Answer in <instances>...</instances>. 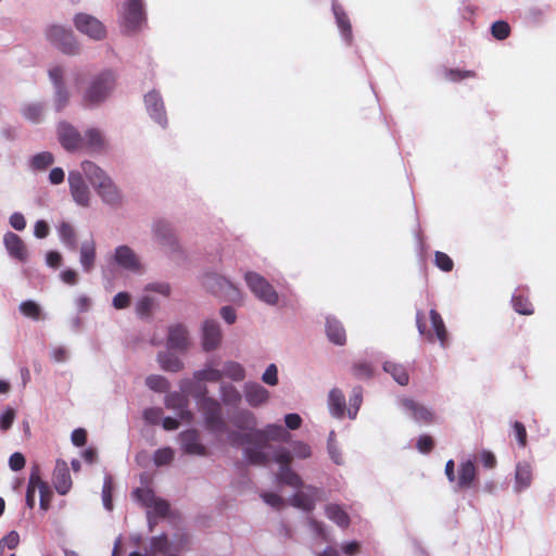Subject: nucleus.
Instances as JSON below:
<instances>
[{
	"label": "nucleus",
	"instance_id": "f257e3e1",
	"mask_svg": "<svg viewBox=\"0 0 556 556\" xmlns=\"http://www.w3.org/2000/svg\"><path fill=\"white\" fill-rule=\"evenodd\" d=\"M253 437L252 445L244 448V456L253 465H267L275 450L269 446V441L285 442L290 434L281 425L269 424L264 429L254 431Z\"/></svg>",
	"mask_w": 556,
	"mask_h": 556
},
{
	"label": "nucleus",
	"instance_id": "f03ea898",
	"mask_svg": "<svg viewBox=\"0 0 556 556\" xmlns=\"http://www.w3.org/2000/svg\"><path fill=\"white\" fill-rule=\"evenodd\" d=\"M311 446L302 441L292 443V453L283 446L275 447L271 453V460L280 465L279 471L277 472V480L292 488L302 486V479L290 467V463L293 458L306 459L311 457Z\"/></svg>",
	"mask_w": 556,
	"mask_h": 556
},
{
	"label": "nucleus",
	"instance_id": "7ed1b4c3",
	"mask_svg": "<svg viewBox=\"0 0 556 556\" xmlns=\"http://www.w3.org/2000/svg\"><path fill=\"white\" fill-rule=\"evenodd\" d=\"M116 79V74L112 71H103L92 76L83 91L81 105L86 109L101 106L113 94Z\"/></svg>",
	"mask_w": 556,
	"mask_h": 556
},
{
	"label": "nucleus",
	"instance_id": "20e7f679",
	"mask_svg": "<svg viewBox=\"0 0 556 556\" xmlns=\"http://www.w3.org/2000/svg\"><path fill=\"white\" fill-rule=\"evenodd\" d=\"M231 421L243 432L230 431L228 433L229 443L233 446H244V448L251 446L254 441L253 432L258 430L256 416L249 409H241L233 415Z\"/></svg>",
	"mask_w": 556,
	"mask_h": 556
},
{
	"label": "nucleus",
	"instance_id": "39448f33",
	"mask_svg": "<svg viewBox=\"0 0 556 556\" xmlns=\"http://www.w3.org/2000/svg\"><path fill=\"white\" fill-rule=\"evenodd\" d=\"M198 400L199 410L202 413L206 428L215 433L220 434L226 431V424L222 416V407L219 403L206 396V389L203 388L198 394H194Z\"/></svg>",
	"mask_w": 556,
	"mask_h": 556
},
{
	"label": "nucleus",
	"instance_id": "423d86ee",
	"mask_svg": "<svg viewBox=\"0 0 556 556\" xmlns=\"http://www.w3.org/2000/svg\"><path fill=\"white\" fill-rule=\"evenodd\" d=\"M46 39L54 48L70 55L78 54L80 47L73 31L62 25H50L45 30Z\"/></svg>",
	"mask_w": 556,
	"mask_h": 556
},
{
	"label": "nucleus",
	"instance_id": "0eeeda50",
	"mask_svg": "<svg viewBox=\"0 0 556 556\" xmlns=\"http://www.w3.org/2000/svg\"><path fill=\"white\" fill-rule=\"evenodd\" d=\"M109 261L115 267L135 275L146 271L141 257L127 244L117 245L109 256Z\"/></svg>",
	"mask_w": 556,
	"mask_h": 556
},
{
	"label": "nucleus",
	"instance_id": "6e6552de",
	"mask_svg": "<svg viewBox=\"0 0 556 556\" xmlns=\"http://www.w3.org/2000/svg\"><path fill=\"white\" fill-rule=\"evenodd\" d=\"M244 280L249 290L261 302L274 306L279 301V295L269 281L255 271H247Z\"/></svg>",
	"mask_w": 556,
	"mask_h": 556
},
{
	"label": "nucleus",
	"instance_id": "1a4fd4ad",
	"mask_svg": "<svg viewBox=\"0 0 556 556\" xmlns=\"http://www.w3.org/2000/svg\"><path fill=\"white\" fill-rule=\"evenodd\" d=\"M132 496L142 506L147 508L149 528L152 530L155 517H164L168 513L169 505L166 501L159 498L154 495L152 490L148 488H138L132 492Z\"/></svg>",
	"mask_w": 556,
	"mask_h": 556
},
{
	"label": "nucleus",
	"instance_id": "9d476101",
	"mask_svg": "<svg viewBox=\"0 0 556 556\" xmlns=\"http://www.w3.org/2000/svg\"><path fill=\"white\" fill-rule=\"evenodd\" d=\"M48 75L53 86V108L56 112H61L70 104L71 100V92L64 80V70L55 65L49 68Z\"/></svg>",
	"mask_w": 556,
	"mask_h": 556
},
{
	"label": "nucleus",
	"instance_id": "9b49d317",
	"mask_svg": "<svg viewBox=\"0 0 556 556\" xmlns=\"http://www.w3.org/2000/svg\"><path fill=\"white\" fill-rule=\"evenodd\" d=\"M121 25L127 31H134L144 22L142 0H126L119 10Z\"/></svg>",
	"mask_w": 556,
	"mask_h": 556
},
{
	"label": "nucleus",
	"instance_id": "f8f14e48",
	"mask_svg": "<svg viewBox=\"0 0 556 556\" xmlns=\"http://www.w3.org/2000/svg\"><path fill=\"white\" fill-rule=\"evenodd\" d=\"M67 181L73 201L78 206L89 207L91 203V191L85 180L83 170H71Z\"/></svg>",
	"mask_w": 556,
	"mask_h": 556
},
{
	"label": "nucleus",
	"instance_id": "ddd939ff",
	"mask_svg": "<svg viewBox=\"0 0 556 556\" xmlns=\"http://www.w3.org/2000/svg\"><path fill=\"white\" fill-rule=\"evenodd\" d=\"M186 543L187 536L185 535L177 538L174 542H169L166 534L152 536L144 549V556H168L172 551L178 552L182 549Z\"/></svg>",
	"mask_w": 556,
	"mask_h": 556
},
{
	"label": "nucleus",
	"instance_id": "4468645a",
	"mask_svg": "<svg viewBox=\"0 0 556 556\" xmlns=\"http://www.w3.org/2000/svg\"><path fill=\"white\" fill-rule=\"evenodd\" d=\"M76 29L90 39L100 41L106 37V28L97 17L87 13H78L73 18Z\"/></svg>",
	"mask_w": 556,
	"mask_h": 556
},
{
	"label": "nucleus",
	"instance_id": "2eb2a0df",
	"mask_svg": "<svg viewBox=\"0 0 556 556\" xmlns=\"http://www.w3.org/2000/svg\"><path fill=\"white\" fill-rule=\"evenodd\" d=\"M58 139L68 152H76L84 148L83 136L78 129L67 122H60L56 127Z\"/></svg>",
	"mask_w": 556,
	"mask_h": 556
},
{
	"label": "nucleus",
	"instance_id": "dca6fc26",
	"mask_svg": "<svg viewBox=\"0 0 556 556\" xmlns=\"http://www.w3.org/2000/svg\"><path fill=\"white\" fill-rule=\"evenodd\" d=\"M191 337L188 328L182 324H174L167 330V348L178 352H186L191 346Z\"/></svg>",
	"mask_w": 556,
	"mask_h": 556
},
{
	"label": "nucleus",
	"instance_id": "f3484780",
	"mask_svg": "<svg viewBox=\"0 0 556 556\" xmlns=\"http://www.w3.org/2000/svg\"><path fill=\"white\" fill-rule=\"evenodd\" d=\"M84 148L91 153H104L110 149V141L104 131L98 127H88L83 136Z\"/></svg>",
	"mask_w": 556,
	"mask_h": 556
},
{
	"label": "nucleus",
	"instance_id": "a211bd4d",
	"mask_svg": "<svg viewBox=\"0 0 556 556\" xmlns=\"http://www.w3.org/2000/svg\"><path fill=\"white\" fill-rule=\"evenodd\" d=\"M298 489L296 493L290 497V504L305 511L312 510L319 498V490L312 485H304L303 482Z\"/></svg>",
	"mask_w": 556,
	"mask_h": 556
},
{
	"label": "nucleus",
	"instance_id": "6ab92c4d",
	"mask_svg": "<svg viewBox=\"0 0 556 556\" xmlns=\"http://www.w3.org/2000/svg\"><path fill=\"white\" fill-rule=\"evenodd\" d=\"M400 406L404 414L416 422L429 424L433 420V413L427 406L412 399H402Z\"/></svg>",
	"mask_w": 556,
	"mask_h": 556
},
{
	"label": "nucleus",
	"instance_id": "aec40b11",
	"mask_svg": "<svg viewBox=\"0 0 556 556\" xmlns=\"http://www.w3.org/2000/svg\"><path fill=\"white\" fill-rule=\"evenodd\" d=\"M3 244L8 254L12 258L21 263H26L28 261L29 253L27 247L22 238L16 233L12 231L5 232L3 236Z\"/></svg>",
	"mask_w": 556,
	"mask_h": 556
},
{
	"label": "nucleus",
	"instance_id": "412c9836",
	"mask_svg": "<svg viewBox=\"0 0 556 556\" xmlns=\"http://www.w3.org/2000/svg\"><path fill=\"white\" fill-rule=\"evenodd\" d=\"M80 169L96 191L112 180L111 176L92 161H83Z\"/></svg>",
	"mask_w": 556,
	"mask_h": 556
},
{
	"label": "nucleus",
	"instance_id": "4be33fe9",
	"mask_svg": "<svg viewBox=\"0 0 556 556\" xmlns=\"http://www.w3.org/2000/svg\"><path fill=\"white\" fill-rule=\"evenodd\" d=\"M184 453L197 456H205L206 447L200 441V434L194 429L182 431L178 438Z\"/></svg>",
	"mask_w": 556,
	"mask_h": 556
},
{
	"label": "nucleus",
	"instance_id": "5701e85b",
	"mask_svg": "<svg viewBox=\"0 0 556 556\" xmlns=\"http://www.w3.org/2000/svg\"><path fill=\"white\" fill-rule=\"evenodd\" d=\"M144 103L147 111L151 118H153L162 127L167 125L166 113L162 97L156 91H150L144 96Z\"/></svg>",
	"mask_w": 556,
	"mask_h": 556
},
{
	"label": "nucleus",
	"instance_id": "b1692460",
	"mask_svg": "<svg viewBox=\"0 0 556 556\" xmlns=\"http://www.w3.org/2000/svg\"><path fill=\"white\" fill-rule=\"evenodd\" d=\"M222 341V331L215 320H205L202 325V346L204 351L215 350Z\"/></svg>",
	"mask_w": 556,
	"mask_h": 556
},
{
	"label": "nucleus",
	"instance_id": "393cba45",
	"mask_svg": "<svg viewBox=\"0 0 556 556\" xmlns=\"http://www.w3.org/2000/svg\"><path fill=\"white\" fill-rule=\"evenodd\" d=\"M165 406L177 413V416L185 421L192 419V413L188 409V399L185 394L178 392L168 393L165 396Z\"/></svg>",
	"mask_w": 556,
	"mask_h": 556
},
{
	"label": "nucleus",
	"instance_id": "a878e982",
	"mask_svg": "<svg viewBox=\"0 0 556 556\" xmlns=\"http://www.w3.org/2000/svg\"><path fill=\"white\" fill-rule=\"evenodd\" d=\"M56 492L61 495H65L72 488V479L66 462L56 460L55 468L52 478Z\"/></svg>",
	"mask_w": 556,
	"mask_h": 556
},
{
	"label": "nucleus",
	"instance_id": "bb28decb",
	"mask_svg": "<svg viewBox=\"0 0 556 556\" xmlns=\"http://www.w3.org/2000/svg\"><path fill=\"white\" fill-rule=\"evenodd\" d=\"M243 392L247 403L252 407H258L266 404L270 397L269 391L255 382L245 383Z\"/></svg>",
	"mask_w": 556,
	"mask_h": 556
},
{
	"label": "nucleus",
	"instance_id": "cd10ccee",
	"mask_svg": "<svg viewBox=\"0 0 556 556\" xmlns=\"http://www.w3.org/2000/svg\"><path fill=\"white\" fill-rule=\"evenodd\" d=\"M533 479V468L529 462H518L515 470L514 491L521 493L530 488Z\"/></svg>",
	"mask_w": 556,
	"mask_h": 556
},
{
	"label": "nucleus",
	"instance_id": "c85d7f7f",
	"mask_svg": "<svg viewBox=\"0 0 556 556\" xmlns=\"http://www.w3.org/2000/svg\"><path fill=\"white\" fill-rule=\"evenodd\" d=\"M102 202L112 207H119L124 202V195L119 187L112 179L97 191Z\"/></svg>",
	"mask_w": 556,
	"mask_h": 556
},
{
	"label": "nucleus",
	"instance_id": "c756f323",
	"mask_svg": "<svg viewBox=\"0 0 556 556\" xmlns=\"http://www.w3.org/2000/svg\"><path fill=\"white\" fill-rule=\"evenodd\" d=\"M327 405L329 413L332 417L337 419H342L346 413V401L344 393L338 389L333 388L328 393Z\"/></svg>",
	"mask_w": 556,
	"mask_h": 556
},
{
	"label": "nucleus",
	"instance_id": "7c9ffc66",
	"mask_svg": "<svg viewBox=\"0 0 556 556\" xmlns=\"http://www.w3.org/2000/svg\"><path fill=\"white\" fill-rule=\"evenodd\" d=\"M97 245L93 239L86 240L79 248V263L85 273H91L94 268Z\"/></svg>",
	"mask_w": 556,
	"mask_h": 556
},
{
	"label": "nucleus",
	"instance_id": "2f4dec72",
	"mask_svg": "<svg viewBox=\"0 0 556 556\" xmlns=\"http://www.w3.org/2000/svg\"><path fill=\"white\" fill-rule=\"evenodd\" d=\"M156 361L161 369L169 372H178L184 369V362L175 354L168 351L157 353Z\"/></svg>",
	"mask_w": 556,
	"mask_h": 556
},
{
	"label": "nucleus",
	"instance_id": "473e14b6",
	"mask_svg": "<svg viewBox=\"0 0 556 556\" xmlns=\"http://www.w3.org/2000/svg\"><path fill=\"white\" fill-rule=\"evenodd\" d=\"M332 11H333L336 22H337L338 28L340 29L342 38L348 43H350L352 40V27H351L349 17L346 16V14L343 11V9L341 8V5H339L336 2L332 3Z\"/></svg>",
	"mask_w": 556,
	"mask_h": 556
},
{
	"label": "nucleus",
	"instance_id": "72a5a7b5",
	"mask_svg": "<svg viewBox=\"0 0 556 556\" xmlns=\"http://www.w3.org/2000/svg\"><path fill=\"white\" fill-rule=\"evenodd\" d=\"M152 233L160 245L176 236L172 224L165 219H157L153 223Z\"/></svg>",
	"mask_w": 556,
	"mask_h": 556
},
{
	"label": "nucleus",
	"instance_id": "f704fd0d",
	"mask_svg": "<svg viewBox=\"0 0 556 556\" xmlns=\"http://www.w3.org/2000/svg\"><path fill=\"white\" fill-rule=\"evenodd\" d=\"M476 478V467L471 459L462 462L458 469L457 485L460 489L469 488Z\"/></svg>",
	"mask_w": 556,
	"mask_h": 556
},
{
	"label": "nucleus",
	"instance_id": "c9c22d12",
	"mask_svg": "<svg viewBox=\"0 0 556 556\" xmlns=\"http://www.w3.org/2000/svg\"><path fill=\"white\" fill-rule=\"evenodd\" d=\"M159 305L155 295L147 293L142 290V294L136 302V313L140 317H148Z\"/></svg>",
	"mask_w": 556,
	"mask_h": 556
},
{
	"label": "nucleus",
	"instance_id": "e433bc0d",
	"mask_svg": "<svg viewBox=\"0 0 556 556\" xmlns=\"http://www.w3.org/2000/svg\"><path fill=\"white\" fill-rule=\"evenodd\" d=\"M326 332L330 341L342 345L345 342V331L339 320L328 317L326 320Z\"/></svg>",
	"mask_w": 556,
	"mask_h": 556
},
{
	"label": "nucleus",
	"instance_id": "4c0bfd02",
	"mask_svg": "<svg viewBox=\"0 0 556 556\" xmlns=\"http://www.w3.org/2000/svg\"><path fill=\"white\" fill-rule=\"evenodd\" d=\"M325 514L328 519L337 523L340 528H346L350 525V518L346 511L338 504H328L325 507Z\"/></svg>",
	"mask_w": 556,
	"mask_h": 556
},
{
	"label": "nucleus",
	"instance_id": "58836bf2",
	"mask_svg": "<svg viewBox=\"0 0 556 556\" xmlns=\"http://www.w3.org/2000/svg\"><path fill=\"white\" fill-rule=\"evenodd\" d=\"M193 378L197 381L217 382L223 378V374L210 362L202 369L194 371Z\"/></svg>",
	"mask_w": 556,
	"mask_h": 556
},
{
	"label": "nucleus",
	"instance_id": "ea45409f",
	"mask_svg": "<svg viewBox=\"0 0 556 556\" xmlns=\"http://www.w3.org/2000/svg\"><path fill=\"white\" fill-rule=\"evenodd\" d=\"M430 321L441 346L445 348L447 344V331L441 315L435 309L430 311Z\"/></svg>",
	"mask_w": 556,
	"mask_h": 556
},
{
	"label": "nucleus",
	"instance_id": "a19ab883",
	"mask_svg": "<svg viewBox=\"0 0 556 556\" xmlns=\"http://www.w3.org/2000/svg\"><path fill=\"white\" fill-rule=\"evenodd\" d=\"M58 233L60 237L61 242L68 249V250H76V232L71 224L66 222H62L58 226Z\"/></svg>",
	"mask_w": 556,
	"mask_h": 556
},
{
	"label": "nucleus",
	"instance_id": "79ce46f5",
	"mask_svg": "<svg viewBox=\"0 0 556 556\" xmlns=\"http://www.w3.org/2000/svg\"><path fill=\"white\" fill-rule=\"evenodd\" d=\"M223 378H229L233 381H242L245 378V369L244 367L235 361H227L223 365L222 369Z\"/></svg>",
	"mask_w": 556,
	"mask_h": 556
},
{
	"label": "nucleus",
	"instance_id": "37998d69",
	"mask_svg": "<svg viewBox=\"0 0 556 556\" xmlns=\"http://www.w3.org/2000/svg\"><path fill=\"white\" fill-rule=\"evenodd\" d=\"M164 253L172 260L179 262L184 261L186 257L185 250L182 245L180 244L177 236L168 240L167 242L163 243L161 245Z\"/></svg>",
	"mask_w": 556,
	"mask_h": 556
},
{
	"label": "nucleus",
	"instance_id": "c03bdc74",
	"mask_svg": "<svg viewBox=\"0 0 556 556\" xmlns=\"http://www.w3.org/2000/svg\"><path fill=\"white\" fill-rule=\"evenodd\" d=\"M18 309L23 316L33 320H40L46 318L41 306L33 300L21 302Z\"/></svg>",
	"mask_w": 556,
	"mask_h": 556
},
{
	"label": "nucleus",
	"instance_id": "a18cd8bd",
	"mask_svg": "<svg viewBox=\"0 0 556 556\" xmlns=\"http://www.w3.org/2000/svg\"><path fill=\"white\" fill-rule=\"evenodd\" d=\"M386 372L390 374L393 379L401 386H406L409 381V376L404 366L392 362H386L383 364Z\"/></svg>",
	"mask_w": 556,
	"mask_h": 556
},
{
	"label": "nucleus",
	"instance_id": "49530a36",
	"mask_svg": "<svg viewBox=\"0 0 556 556\" xmlns=\"http://www.w3.org/2000/svg\"><path fill=\"white\" fill-rule=\"evenodd\" d=\"M30 486L36 488V491L39 492L40 498H51L52 491L49 485L42 481L39 469L35 467L30 472Z\"/></svg>",
	"mask_w": 556,
	"mask_h": 556
},
{
	"label": "nucleus",
	"instance_id": "de8ad7c7",
	"mask_svg": "<svg viewBox=\"0 0 556 556\" xmlns=\"http://www.w3.org/2000/svg\"><path fill=\"white\" fill-rule=\"evenodd\" d=\"M363 403V390L361 387L353 388L350 400H349V407L346 409V414L350 419H355L358 410L361 408V405Z\"/></svg>",
	"mask_w": 556,
	"mask_h": 556
},
{
	"label": "nucleus",
	"instance_id": "09e8293b",
	"mask_svg": "<svg viewBox=\"0 0 556 556\" xmlns=\"http://www.w3.org/2000/svg\"><path fill=\"white\" fill-rule=\"evenodd\" d=\"M143 291L152 295L156 294L162 298H168L170 295L172 288L166 281H152L143 287Z\"/></svg>",
	"mask_w": 556,
	"mask_h": 556
},
{
	"label": "nucleus",
	"instance_id": "8fccbe9b",
	"mask_svg": "<svg viewBox=\"0 0 556 556\" xmlns=\"http://www.w3.org/2000/svg\"><path fill=\"white\" fill-rule=\"evenodd\" d=\"M45 105L42 103H29L23 108V116L33 122L39 123L42 119Z\"/></svg>",
	"mask_w": 556,
	"mask_h": 556
},
{
	"label": "nucleus",
	"instance_id": "3c124183",
	"mask_svg": "<svg viewBox=\"0 0 556 556\" xmlns=\"http://www.w3.org/2000/svg\"><path fill=\"white\" fill-rule=\"evenodd\" d=\"M54 162V156L51 152H40L34 155L30 160V167L33 169L42 170L48 166L52 165Z\"/></svg>",
	"mask_w": 556,
	"mask_h": 556
},
{
	"label": "nucleus",
	"instance_id": "603ef678",
	"mask_svg": "<svg viewBox=\"0 0 556 556\" xmlns=\"http://www.w3.org/2000/svg\"><path fill=\"white\" fill-rule=\"evenodd\" d=\"M220 397L223 402L227 405H236L241 400V394L231 384H222L220 386Z\"/></svg>",
	"mask_w": 556,
	"mask_h": 556
},
{
	"label": "nucleus",
	"instance_id": "864d4df0",
	"mask_svg": "<svg viewBox=\"0 0 556 556\" xmlns=\"http://www.w3.org/2000/svg\"><path fill=\"white\" fill-rule=\"evenodd\" d=\"M146 386L155 392H166L169 389V381L161 375H150L146 378Z\"/></svg>",
	"mask_w": 556,
	"mask_h": 556
},
{
	"label": "nucleus",
	"instance_id": "5fc2aeb1",
	"mask_svg": "<svg viewBox=\"0 0 556 556\" xmlns=\"http://www.w3.org/2000/svg\"><path fill=\"white\" fill-rule=\"evenodd\" d=\"M112 490H113V480L111 476H105L103 488H102V502L103 506L108 510L113 509L112 504Z\"/></svg>",
	"mask_w": 556,
	"mask_h": 556
},
{
	"label": "nucleus",
	"instance_id": "6e6d98bb",
	"mask_svg": "<svg viewBox=\"0 0 556 556\" xmlns=\"http://www.w3.org/2000/svg\"><path fill=\"white\" fill-rule=\"evenodd\" d=\"M174 458V450L170 447L159 448L154 452L153 462L156 466L169 464Z\"/></svg>",
	"mask_w": 556,
	"mask_h": 556
},
{
	"label": "nucleus",
	"instance_id": "4d7b16f0",
	"mask_svg": "<svg viewBox=\"0 0 556 556\" xmlns=\"http://www.w3.org/2000/svg\"><path fill=\"white\" fill-rule=\"evenodd\" d=\"M513 306L515 311L522 315H531L533 313V308L528 299L522 298L521 295L515 294L513 296Z\"/></svg>",
	"mask_w": 556,
	"mask_h": 556
},
{
	"label": "nucleus",
	"instance_id": "13d9d810",
	"mask_svg": "<svg viewBox=\"0 0 556 556\" xmlns=\"http://www.w3.org/2000/svg\"><path fill=\"white\" fill-rule=\"evenodd\" d=\"M16 413L12 407H7L0 414V430L7 431L10 429L15 420Z\"/></svg>",
	"mask_w": 556,
	"mask_h": 556
},
{
	"label": "nucleus",
	"instance_id": "bf43d9fd",
	"mask_svg": "<svg viewBox=\"0 0 556 556\" xmlns=\"http://www.w3.org/2000/svg\"><path fill=\"white\" fill-rule=\"evenodd\" d=\"M262 381L271 387L278 384V368L275 364H270L267 366V368L262 375Z\"/></svg>",
	"mask_w": 556,
	"mask_h": 556
},
{
	"label": "nucleus",
	"instance_id": "052dcab7",
	"mask_svg": "<svg viewBox=\"0 0 556 556\" xmlns=\"http://www.w3.org/2000/svg\"><path fill=\"white\" fill-rule=\"evenodd\" d=\"M491 31L496 39L503 40L509 35V25L503 21L495 22L491 27Z\"/></svg>",
	"mask_w": 556,
	"mask_h": 556
},
{
	"label": "nucleus",
	"instance_id": "680f3d73",
	"mask_svg": "<svg viewBox=\"0 0 556 556\" xmlns=\"http://www.w3.org/2000/svg\"><path fill=\"white\" fill-rule=\"evenodd\" d=\"M131 295L128 292H118L112 300V305L116 309H124L130 305Z\"/></svg>",
	"mask_w": 556,
	"mask_h": 556
},
{
	"label": "nucleus",
	"instance_id": "e2e57ef3",
	"mask_svg": "<svg viewBox=\"0 0 556 556\" xmlns=\"http://www.w3.org/2000/svg\"><path fill=\"white\" fill-rule=\"evenodd\" d=\"M20 542V535L16 531L9 532L5 536H3L0 541V551H2L4 547H8L9 549H14Z\"/></svg>",
	"mask_w": 556,
	"mask_h": 556
},
{
	"label": "nucleus",
	"instance_id": "0e129e2a",
	"mask_svg": "<svg viewBox=\"0 0 556 556\" xmlns=\"http://www.w3.org/2000/svg\"><path fill=\"white\" fill-rule=\"evenodd\" d=\"M434 256H435V258H434L435 265L440 269H442L444 271L452 270V268H453V261H452V258L447 254L438 251V252H435Z\"/></svg>",
	"mask_w": 556,
	"mask_h": 556
},
{
	"label": "nucleus",
	"instance_id": "69168bd1",
	"mask_svg": "<svg viewBox=\"0 0 556 556\" xmlns=\"http://www.w3.org/2000/svg\"><path fill=\"white\" fill-rule=\"evenodd\" d=\"M163 412L161 408L151 407L143 412V417L149 424H159L162 420Z\"/></svg>",
	"mask_w": 556,
	"mask_h": 556
},
{
	"label": "nucleus",
	"instance_id": "338daca9",
	"mask_svg": "<svg viewBox=\"0 0 556 556\" xmlns=\"http://www.w3.org/2000/svg\"><path fill=\"white\" fill-rule=\"evenodd\" d=\"M9 223L11 225L12 228H14L15 230L17 231H22L25 229L26 227V220H25V217L22 213L20 212H15L13 213L10 218H9Z\"/></svg>",
	"mask_w": 556,
	"mask_h": 556
},
{
	"label": "nucleus",
	"instance_id": "774afa93",
	"mask_svg": "<svg viewBox=\"0 0 556 556\" xmlns=\"http://www.w3.org/2000/svg\"><path fill=\"white\" fill-rule=\"evenodd\" d=\"M72 443L76 446H84L87 442V432L83 428L75 429L71 435Z\"/></svg>",
	"mask_w": 556,
	"mask_h": 556
}]
</instances>
